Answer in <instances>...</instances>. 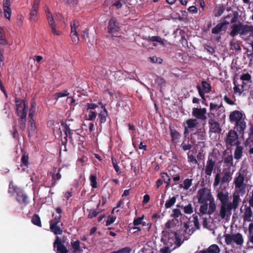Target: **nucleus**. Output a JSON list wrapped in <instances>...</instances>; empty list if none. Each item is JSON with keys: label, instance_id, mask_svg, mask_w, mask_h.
I'll return each instance as SVG.
<instances>
[{"label": "nucleus", "instance_id": "f257e3e1", "mask_svg": "<svg viewBox=\"0 0 253 253\" xmlns=\"http://www.w3.org/2000/svg\"><path fill=\"white\" fill-rule=\"evenodd\" d=\"M234 184L235 192L233 194V203H228L229 194L222 189L218 191L217 198L221 203L219 215L222 219H227L232 213V210L237 208V176L234 177Z\"/></svg>", "mask_w": 253, "mask_h": 253}, {"label": "nucleus", "instance_id": "f03ea898", "mask_svg": "<svg viewBox=\"0 0 253 253\" xmlns=\"http://www.w3.org/2000/svg\"><path fill=\"white\" fill-rule=\"evenodd\" d=\"M176 233L170 229H165L162 232L161 241L165 245L172 247L175 243Z\"/></svg>", "mask_w": 253, "mask_h": 253}, {"label": "nucleus", "instance_id": "7ed1b4c3", "mask_svg": "<svg viewBox=\"0 0 253 253\" xmlns=\"http://www.w3.org/2000/svg\"><path fill=\"white\" fill-rule=\"evenodd\" d=\"M80 26V22L77 20H74L71 23V33L70 37L72 42L74 44H77L79 41V34H78L77 29Z\"/></svg>", "mask_w": 253, "mask_h": 253}, {"label": "nucleus", "instance_id": "20e7f679", "mask_svg": "<svg viewBox=\"0 0 253 253\" xmlns=\"http://www.w3.org/2000/svg\"><path fill=\"white\" fill-rule=\"evenodd\" d=\"M240 211L242 214V216L243 217L244 222L243 223V226L244 228H246V226H247L246 222L251 221V218L252 217V211L250 207L243 206L240 209Z\"/></svg>", "mask_w": 253, "mask_h": 253}, {"label": "nucleus", "instance_id": "39448f33", "mask_svg": "<svg viewBox=\"0 0 253 253\" xmlns=\"http://www.w3.org/2000/svg\"><path fill=\"white\" fill-rule=\"evenodd\" d=\"M225 141L227 145L237 146V132L234 128L229 131Z\"/></svg>", "mask_w": 253, "mask_h": 253}, {"label": "nucleus", "instance_id": "423d86ee", "mask_svg": "<svg viewBox=\"0 0 253 253\" xmlns=\"http://www.w3.org/2000/svg\"><path fill=\"white\" fill-rule=\"evenodd\" d=\"M53 247L56 249V253H68V251L66 247L61 243V240L58 236H56V239L53 243Z\"/></svg>", "mask_w": 253, "mask_h": 253}, {"label": "nucleus", "instance_id": "0eeeda50", "mask_svg": "<svg viewBox=\"0 0 253 253\" xmlns=\"http://www.w3.org/2000/svg\"><path fill=\"white\" fill-rule=\"evenodd\" d=\"M207 113V110L206 108H194L192 111V115L196 117L197 119L205 120L207 119L206 114Z\"/></svg>", "mask_w": 253, "mask_h": 253}, {"label": "nucleus", "instance_id": "6e6552de", "mask_svg": "<svg viewBox=\"0 0 253 253\" xmlns=\"http://www.w3.org/2000/svg\"><path fill=\"white\" fill-rule=\"evenodd\" d=\"M108 32L111 34L114 33L119 31V24L115 17H112L109 22Z\"/></svg>", "mask_w": 253, "mask_h": 253}, {"label": "nucleus", "instance_id": "1a4fd4ad", "mask_svg": "<svg viewBox=\"0 0 253 253\" xmlns=\"http://www.w3.org/2000/svg\"><path fill=\"white\" fill-rule=\"evenodd\" d=\"M208 190L204 188L198 191V200L200 204L207 203L208 201Z\"/></svg>", "mask_w": 253, "mask_h": 253}, {"label": "nucleus", "instance_id": "9d476101", "mask_svg": "<svg viewBox=\"0 0 253 253\" xmlns=\"http://www.w3.org/2000/svg\"><path fill=\"white\" fill-rule=\"evenodd\" d=\"M230 17V15L226 16L224 17V20L222 22L218 23L215 27L212 28L211 31L212 33L213 34H217L219 33L222 31L224 26L229 24V22L227 21L226 19L229 18Z\"/></svg>", "mask_w": 253, "mask_h": 253}, {"label": "nucleus", "instance_id": "9b49d317", "mask_svg": "<svg viewBox=\"0 0 253 253\" xmlns=\"http://www.w3.org/2000/svg\"><path fill=\"white\" fill-rule=\"evenodd\" d=\"M61 168H54L53 172L51 173V184L50 188L54 187L56 183V181L61 178V174L60 172Z\"/></svg>", "mask_w": 253, "mask_h": 253}, {"label": "nucleus", "instance_id": "f8f14e48", "mask_svg": "<svg viewBox=\"0 0 253 253\" xmlns=\"http://www.w3.org/2000/svg\"><path fill=\"white\" fill-rule=\"evenodd\" d=\"M253 32V27L238 23V34L245 35Z\"/></svg>", "mask_w": 253, "mask_h": 253}, {"label": "nucleus", "instance_id": "ddd939ff", "mask_svg": "<svg viewBox=\"0 0 253 253\" xmlns=\"http://www.w3.org/2000/svg\"><path fill=\"white\" fill-rule=\"evenodd\" d=\"M210 131L214 133H220L221 128L219 123L215 120H209Z\"/></svg>", "mask_w": 253, "mask_h": 253}, {"label": "nucleus", "instance_id": "4468645a", "mask_svg": "<svg viewBox=\"0 0 253 253\" xmlns=\"http://www.w3.org/2000/svg\"><path fill=\"white\" fill-rule=\"evenodd\" d=\"M215 165V161L212 158H208L207 165L205 169V172L206 175L211 176Z\"/></svg>", "mask_w": 253, "mask_h": 253}, {"label": "nucleus", "instance_id": "2eb2a0df", "mask_svg": "<svg viewBox=\"0 0 253 253\" xmlns=\"http://www.w3.org/2000/svg\"><path fill=\"white\" fill-rule=\"evenodd\" d=\"M224 237L227 245L232 246L234 244L237 245V234H226L224 235Z\"/></svg>", "mask_w": 253, "mask_h": 253}, {"label": "nucleus", "instance_id": "dca6fc26", "mask_svg": "<svg viewBox=\"0 0 253 253\" xmlns=\"http://www.w3.org/2000/svg\"><path fill=\"white\" fill-rule=\"evenodd\" d=\"M16 195V199L19 203L24 205H26L28 203V197L21 189L19 191Z\"/></svg>", "mask_w": 253, "mask_h": 253}, {"label": "nucleus", "instance_id": "f3484780", "mask_svg": "<svg viewBox=\"0 0 253 253\" xmlns=\"http://www.w3.org/2000/svg\"><path fill=\"white\" fill-rule=\"evenodd\" d=\"M28 104L26 103L24 101L20 102L19 103L16 104V112L18 116L19 114L25 112L27 114Z\"/></svg>", "mask_w": 253, "mask_h": 253}, {"label": "nucleus", "instance_id": "a211bd4d", "mask_svg": "<svg viewBox=\"0 0 253 253\" xmlns=\"http://www.w3.org/2000/svg\"><path fill=\"white\" fill-rule=\"evenodd\" d=\"M238 126L240 127L241 131H243L246 127V116L245 114L239 111H238Z\"/></svg>", "mask_w": 253, "mask_h": 253}, {"label": "nucleus", "instance_id": "6ab92c4d", "mask_svg": "<svg viewBox=\"0 0 253 253\" xmlns=\"http://www.w3.org/2000/svg\"><path fill=\"white\" fill-rule=\"evenodd\" d=\"M220 249L216 244L211 245L207 250H203L200 251V253H219Z\"/></svg>", "mask_w": 253, "mask_h": 253}, {"label": "nucleus", "instance_id": "aec40b11", "mask_svg": "<svg viewBox=\"0 0 253 253\" xmlns=\"http://www.w3.org/2000/svg\"><path fill=\"white\" fill-rule=\"evenodd\" d=\"M18 116L20 117V119L18 120L19 127L22 130H23L26 127V113L23 112L22 113L19 114Z\"/></svg>", "mask_w": 253, "mask_h": 253}, {"label": "nucleus", "instance_id": "412c9836", "mask_svg": "<svg viewBox=\"0 0 253 253\" xmlns=\"http://www.w3.org/2000/svg\"><path fill=\"white\" fill-rule=\"evenodd\" d=\"M101 108L103 110L98 114V118L101 124L105 123L106 121V118L108 116V112L104 105H102Z\"/></svg>", "mask_w": 253, "mask_h": 253}, {"label": "nucleus", "instance_id": "4be33fe9", "mask_svg": "<svg viewBox=\"0 0 253 253\" xmlns=\"http://www.w3.org/2000/svg\"><path fill=\"white\" fill-rule=\"evenodd\" d=\"M169 130L170 136L172 142L174 143H177L179 141V139L180 138L181 135L175 129H172L171 127H170Z\"/></svg>", "mask_w": 253, "mask_h": 253}, {"label": "nucleus", "instance_id": "5701e85b", "mask_svg": "<svg viewBox=\"0 0 253 253\" xmlns=\"http://www.w3.org/2000/svg\"><path fill=\"white\" fill-rule=\"evenodd\" d=\"M253 135V125H251L249 130V138L245 141V146L251 147L253 145V139L252 136Z\"/></svg>", "mask_w": 253, "mask_h": 253}, {"label": "nucleus", "instance_id": "b1692460", "mask_svg": "<svg viewBox=\"0 0 253 253\" xmlns=\"http://www.w3.org/2000/svg\"><path fill=\"white\" fill-rule=\"evenodd\" d=\"M61 125L63 126V131L65 133V136L64 138V140H62V144L66 145L67 142V137L68 136L69 133L70 132V127L69 126L65 123H62Z\"/></svg>", "mask_w": 253, "mask_h": 253}, {"label": "nucleus", "instance_id": "393cba45", "mask_svg": "<svg viewBox=\"0 0 253 253\" xmlns=\"http://www.w3.org/2000/svg\"><path fill=\"white\" fill-rule=\"evenodd\" d=\"M71 244L74 253H80L83 251L82 249L80 247V241L79 240L72 241Z\"/></svg>", "mask_w": 253, "mask_h": 253}, {"label": "nucleus", "instance_id": "a878e982", "mask_svg": "<svg viewBox=\"0 0 253 253\" xmlns=\"http://www.w3.org/2000/svg\"><path fill=\"white\" fill-rule=\"evenodd\" d=\"M243 177L240 174L238 175V193L244 194L246 191V186L243 183Z\"/></svg>", "mask_w": 253, "mask_h": 253}, {"label": "nucleus", "instance_id": "bb28decb", "mask_svg": "<svg viewBox=\"0 0 253 253\" xmlns=\"http://www.w3.org/2000/svg\"><path fill=\"white\" fill-rule=\"evenodd\" d=\"M36 128V124L34 119H29L28 125L29 136L33 135L35 133Z\"/></svg>", "mask_w": 253, "mask_h": 253}, {"label": "nucleus", "instance_id": "cd10ccee", "mask_svg": "<svg viewBox=\"0 0 253 253\" xmlns=\"http://www.w3.org/2000/svg\"><path fill=\"white\" fill-rule=\"evenodd\" d=\"M247 83L246 82H242V84L238 85V94L240 95L243 94V95H245L248 92V85L247 84Z\"/></svg>", "mask_w": 253, "mask_h": 253}, {"label": "nucleus", "instance_id": "c85d7f7f", "mask_svg": "<svg viewBox=\"0 0 253 253\" xmlns=\"http://www.w3.org/2000/svg\"><path fill=\"white\" fill-rule=\"evenodd\" d=\"M225 9V5L223 4H220L218 6H216L214 10V14L215 17L220 16L224 12Z\"/></svg>", "mask_w": 253, "mask_h": 253}, {"label": "nucleus", "instance_id": "c756f323", "mask_svg": "<svg viewBox=\"0 0 253 253\" xmlns=\"http://www.w3.org/2000/svg\"><path fill=\"white\" fill-rule=\"evenodd\" d=\"M49 225L51 232L55 235H61L62 234L63 230L58 224Z\"/></svg>", "mask_w": 253, "mask_h": 253}, {"label": "nucleus", "instance_id": "7c9ffc66", "mask_svg": "<svg viewBox=\"0 0 253 253\" xmlns=\"http://www.w3.org/2000/svg\"><path fill=\"white\" fill-rule=\"evenodd\" d=\"M186 124L187 127H189L190 129H192L197 126L198 122L196 119H189L186 120Z\"/></svg>", "mask_w": 253, "mask_h": 253}, {"label": "nucleus", "instance_id": "2f4dec72", "mask_svg": "<svg viewBox=\"0 0 253 253\" xmlns=\"http://www.w3.org/2000/svg\"><path fill=\"white\" fill-rule=\"evenodd\" d=\"M20 190V188L14 185L13 181H11L10 182L8 190V193L13 195L15 193L17 194Z\"/></svg>", "mask_w": 253, "mask_h": 253}, {"label": "nucleus", "instance_id": "473e14b6", "mask_svg": "<svg viewBox=\"0 0 253 253\" xmlns=\"http://www.w3.org/2000/svg\"><path fill=\"white\" fill-rule=\"evenodd\" d=\"M192 179L186 178L183 181V183L179 186L180 188H183L185 190H188L192 185Z\"/></svg>", "mask_w": 253, "mask_h": 253}, {"label": "nucleus", "instance_id": "72a5a7b5", "mask_svg": "<svg viewBox=\"0 0 253 253\" xmlns=\"http://www.w3.org/2000/svg\"><path fill=\"white\" fill-rule=\"evenodd\" d=\"M229 119L231 123L235 124L234 128L235 129L236 127H237V110H235L230 114Z\"/></svg>", "mask_w": 253, "mask_h": 253}, {"label": "nucleus", "instance_id": "f704fd0d", "mask_svg": "<svg viewBox=\"0 0 253 253\" xmlns=\"http://www.w3.org/2000/svg\"><path fill=\"white\" fill-rule=\"evenodd\" d=\"M194 135H197L198 136H200L201 137V140L204 139V137L205 136V132L202 131H197L196 132H194L191 134V139L190 141L191 143L193 144L196 142V141L192 138V137Z\"/></svg>", "mask_w": 253, "mask_h": 253}, {"label": "nucleus", "instance_id": "c9c22d12", "mask_svg": "<svg viewBox=\"0 0 253 253\" xmlns=\"http://www.w3.org/2000/svg\"><path fill=\"white\" fill-rule=\"evenodd\" d=\"M32 223L39 227H42V223L40 216L37 214H34L31 219Z\"/></svg>", "mask_w": 253, "mask_h": 253}, {"label": "nucleus", "instance_id": "e433bc0d", "mask_svg": "<svg viewBox=\"0 0 253 253\" xmlns=\"http://www.w3.org/2000/svg\"><path fill=\"white\" fill-rule=\"evenodd\" d=\"M191 223L189 221L186 223H184V228H185V232L189 235H191L195 230L193 227L190 228L192 226Z\"/></svg>", "mask_w": 253, "mask_h": 253}, {"label": "nucleus", "instance_id": "4c0bfd02", "mask_svg": "<svg viewBox=\"0 0 253 253\" xmlns=\"http://www.w3.org/2000/svg\"><path fill=\"white\" fill-rule=\"evenodd\" d=\"M36 109V104L34 101L31 102V107L29 110V119H33V117Z\"/></svg>", "mask_w": 253, "mask_h": 253}, {"label": "nucleus", "instance_id": "58836bf2", "mask_svg": "<svg viewBox=\"0 0 253 253\" xmlns=\"http://www.w3.org/2000/svg\"><path fill=\"white\" fill-rule=\"evenodd\" d=\"M176 196H173L167 200L165 203V206L166 209L171 207L176 202Z\"/></svg>", "mask_w": 253, "mask_h": 253}, {"label": "nucleus", "instance_id": "ea45409f", "mask_svg": "<svg viewBox=\"0 0 253 253\" xmlns=\"http://www.w3.org/2000/svg\"><path fill=\"white\" fill-rule=\"evenodd\" d=\"M181 208L183 209L184 212L186 214H191L193 212V208L192 205L190 203L184 206L182 205Z\"/></svg>", "mask_w": 253, "mask_h": 253}, {"label": "nucleus", "instance_id": "a19ab883", "mask_svg": "<svg viewBox=\"0 0 253 253\" xmlns=\"http://www.w3.org/2000/svg\"><path fill=\"white\" fill-rule=\"evenodd\" d=\"M162 177L163 178V181L167 183V187L170 184V178L167 172H161Z\"/></svg>", "mask_w": 253, "mask_h": 253}, {"label": "nucleus", "instance_id": "79ce46f5", "mask_svg": "<svg viewBox=\"0 0 253 253\" xmlns=\"http://www.w3.org/2000/svg\"><path fill=\"white\" fill-rule=\"evenodd\" d=\"M202 85L203 88V90L206 93H209L211 91V84L208 83L207 81H203L202 82Z\"/></svg>", "mask_w": 253, "mask_h": 253}, {"label": "nucleus", "instance_id": "37998d69", "mask_svg": "<svg viewBox=\"0 0 253 253\" xmlns=\"http://www.w3.org/2000/svg\"><path fill=\"white\" fill-rule=\"evenodd\" d=\"M148 40L153 42H157L162 45H165V43L162 38L159 36L149 37Z\"/></svg>", "mask_w": 253, "mask_h": 253}, {"label": "nucleus", "instance_id": "c03bdc74", "mask_svg": "<svg viewBox=\"0 0 253 253\" xmlns=\"http://www.w3.org/2000/svg\"><path fill=\"white\" fill-rule=\"evenodd\" d=\"M221 108V105H218V104H216L213 102L210 103V110L211 112H214L218 110H220Z\"/></svg>", "mask_w": 253, "mask_h": 253}, {"label": "nucleus", "instance_id": "a18cd8bd", "mask_svg": "<svg viewBox=\"0 0 253 253\" xmlns=\"http://www.w3.org/2000/svg\"><path fill=\"white\" fill-rule=\"evenodd\" d=\"M231 179V173L230 172H226L221 179V183L222 184L224 183L228 182Z\"/></svg>", "mask_w": 253, "mask_h": 253}, {"label": "nucleus", "instance_id": "49530a36", "mask_svg": "<svg viewBox=\"0 0 253 253\" xmlns=\"http://www.w3.org/2000/svg\"><path fill=\"white\" fill-rule=\"evenodd\" d=\"M131 252V248L129 247H126L119 249L118 251H113L110 253H130Z\"/></svg>", "mask_w": 253, "mask_h": 253}, {"label": "nucleus", "instance_id": "de8ad7c7", "mask_svg": "<svg viewBox=\"0 0 253 253\" xmlns=\"http://www.w3.org/2000/svg\"><path fill=\"white\" fill-rule=\"evenodd\" d=\"M251 76L248 73L244 74L240 77V79L243 82L252 83Z\"/></svg>", "mask_w": 253, "mask_h": 253}, {"label": "nucleus", "instance_id": "09e8293b", "mask_svg": "<svg viewBox=\"0 0 253 253\" xmlns=\"http://www.w3.org/2000/svg\"><path fill=\"white\" fill-rule=\"evenodd\" d=\"M89 213L87 216L88 218L92 219L93 217H96L100 212V211H97L94 209L87 210Z\"/></svg>", "mask_w": 253, "mask_h": 253}, {"label": "nucleus", "instance_id": "8fccbe9b", "mask_svg": "<svg viewBox=\"0 0 253 253\" xmlns=\"http://www.w3.org/2000/svg\"><path fill=\"white\" fill-rule=\"evenodd\" d=\"M39 8H36L35 7H32L31 10L30 15V19L33 20L34 21H36V16L37 14V11Z\"/></svg>", "mask_w": 253, "mask_h": 253}, {"label": "nucleus", "instance_id": "3c124183", "mask_svg": "<svg viewBox=\"0 0 253 253\" xmlns=\"http://www.w3.org/2000/svg\"><path fill=\"white\" fill-rule=\"evenodd\" d=\"M216 206L213 200H211L209 203V209L208 210V214H212L215 210Z\"/></svg>", "mask_w": 253, "mask_h": 253}, {"label": "nucleus", "instance_id": "603ef678", "mask_svg": "<svg viewBox=\"0 0 253 253\" xmlns=\"http://www.w3.org/2000/svg\"><path fill=\"white\" fill-rule=\"evenodd\" d=\"M187 157L189 162L192 163L195 165L198 163V161L196 160V158L193 156V153L189 152L187 153Z\"/></svg>", "mask_w": 253, "mask_h": 253}, {"label": "nucleus", "instance_id": "864d4df0", "mask_svg": "<svg viewBox=\"0 0 253 253\" xmlns=\"http://www.w3.org/2000/svg\"><path fill=\"white\" fill-rule=\"evenodd\" d=\"M202 204V205L201 206L200 208V213H201L202 214H204L207 213H208V204L207 203H205Z\"/></svg>", "mask_w": 253, "mask_h": 253}, {"label": "nucleus", "instance_id": "5fc2aeb1", "mask_svg": "<svg viewBox=\"0 0 253 253\" xmlns=\"http://www.w3.org/2000/svg\"><path fill=\"white\" fill-rule=\"evenodd\" d=\"M90 185L93 188H97V183L96 181V176L95 175H91L89 177Z\"/></svg>", "mask_w": 253, "mask_h": 253}, {"label": "nucleus", "instance_id": "6e6d98bb", "mask_svg": "<svg viewBox=\"0 0 253 253\" xmlns=\"http://www.w3.org/2000/svg\"><path fill=\"white\" fill-rule=\"evenodd\" d=\"M69 94L67 90H65L63 92H56L55 94V99L57 100L59 98L67 96Z\"/></svg>", "mask_w": 253, "mask_h": 253}, {"label": "nucleus", "instance_id": "4d7b16f0", "mask_svg": "<svg viewBox=\"0 0 253 253\" xmlns=\"http://www.w3.org/2000/svg\"><path fill=\"white\" fill-rule=\"evenodd\" d=\"M61 216L57 215L53 219L49 221V225H57L61 222Z\"/></svg>", "mask_w": 253, "mask_h": 253}, {"label": "nucleus", "instance_id": "13d9d810", "mask_svg": "<svg viewBox=\"0 0 253 253\" xmlns=\"http://www.w3.org/2000/svg\"><path fill=\"white\" fill-rule=\"evenodd\" d=\"M22 164L26 167H28L29 165V157L26 154H24L21 157V159Z\"/></svg>", "mask_w": 253, "mask_h": 253}, {"label": "nucleus", "instance_id": "bf43d9fd", "mask_svg": "<svg viewBox=\"0 0 253 253\" xmlns=\"http://www.w3.org/2000/svg\"><path fill=\"white\" fill-rule=\"evenodd\" d=\"M224 163L227 165L228 167H230L233 165V157L231 155H228L225 157L224 160Z\"/></svg>", "mask_w": 253, "mask_h": 253}, {"label": "nucleus", "instance_id": "052dcab7", "mask_svg": "<svg viewBox=\"0 0 253 253\" xmlns=\"http://www.w3.org/2000/svg\"><path fill=\"white\" fill-rule=\"evenodd\" d=\"M182 215L181 211L178 209H174L172 211L171 216L174 218H178Z\"/></svg>", "mask_w": 253, "mask_h": 253}, {"label": "nucleus", "instance_id": "680f3d73", "mask_svg": "<svg viewBox=\"0 0 253 253\" xmlns=\"http://www.w3.org/2000/svg\"><path fill=\"white\" fill-rule=\"evenodd\" d=\"M112 165L113 166L115 169L116 171L118 173L120 174L121 173V171L117 163V160L114 159L113 157H112Z\"/></svg>", "mask_w": 253, "mask_h": 253}, {"label": "nucleus", "instance_id": "e2e57ef3", "mask_svg": "<svg viewBox=\"0 0 253 253\" xmlns=\"http://www.w3.org/2000/svg\"><path fill=\"white\" fill-rule=\"evenodd\" d=\"M151 62L153 63L161 64L163 62V59L160 57L154 56L149 57Z\"/></svg>", "mask_w": 253, "mask_h": 253}, {"label": "nucleus", "instance_id": "0e129e2a", "mask_svg": "<svg viewBox=\"0 0 253 253\" xmlns=\"http://www.w3.org/2000/svg\"><path fill=\"white\" fill-rule=\"evenodd\" d=\"M4 17L5 18L10 19L11 14V10L10 7H6L5 9H3Z\"/></svg>", "mask_w": 253, "mask_h": 253}, {"label": "nucleus", "instance_id": "69168bd1", "mask_svg": "<svg viewBox=\"0 0 253 253\" xmlns=\"http://www.w3.org/2000/svg\"><path fill=\"white\" fill-rule=\"evenodd\" d=\"M193 222L194 224V226L197 229H199L200 228V224L198 220V215L194 214L193 215Z\"/></svg>", "mask_w": 253, "mask_h": 253}, {"label": "nucleus", "instance_id": "338daca9", "mask_svg": "<svg viewBox=\"0 0 253 253\" xmlns=\"http://www.w3.org/2000/svg\"><path fill=\"white\" fill-rule=\"evenodd\" d=\"M116 219V217L115 216H109L106 222V226H109L110 225L114 223Z\"/></svg>", "mask_w": 253, "mask_h": 253}, {"label": "nucleus", "instance_id": "774afa93", "mask_svg": "<svg viewBox=\"0 0 253 253\" xmlns=\"http://www.w3.org/2000/svg\"><path fill=\"white\" fill-rule=\"evenodd\" d=\"M156 82L160 86H163L166 83L165 80L164 78H163L162 77H159V76H157V79H156Z\"/></svg>", "mask_w": 253, "mask_h": 253}]
</instances>
